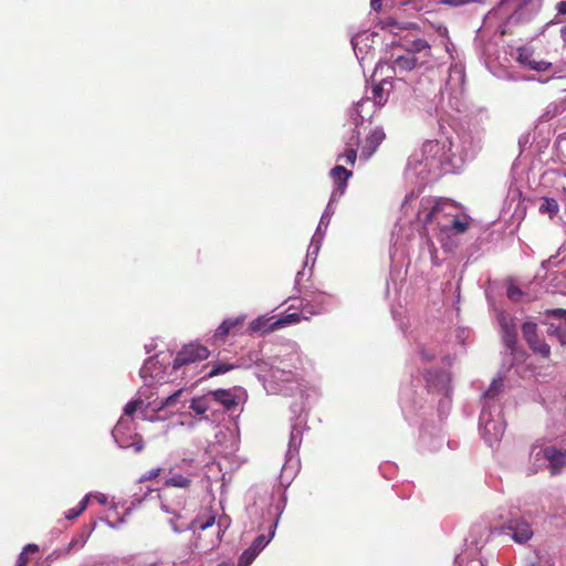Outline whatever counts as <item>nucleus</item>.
Listing matches in <instances>:
<instances>
[{"label":"nucleus","mask_w":566,"mask_h":566,"mask_svg":"<svg viewBox=\"0 0 566 566\" xmlns=\"http://www.w3.org/2000/svg\"><path fill=\"white\" fill-rule=\"evenodd\" d=\"M209 356L210 350L206 346L199 343L187 344L177 353L172 369L177 370L182 366L206 360Z\"/></svg>","instance_id":"nucleus-1"},{"label":"nucleus","mask_w":566,"mask_h":566,"mask_svg":"<svg viewBox=\"0 0 566 566\" xmlns=\"http://www.w3.org/2000/svg\"><path fill=\"white\" fill-rule=\"evenodd\" d=\"M523 338L527 343L528 347L543 358H548L551 355L549 345L541 339L537 334V325L533 322H525L522 325Z\"/></svg>","instance_id":"nucleus-2"},{"label":"nucleus","mask_w":566,"mask_h":566,"mask_svg":"<svg viewBox=\"0 0 566 566\" xmlns=\"http://www.w3.org/2000/svg\"><path fill=\"white\" fill-rule=\"evenodd\" d=\"M469 216H464L463 219H459L457 214L449 221L439 220V233L438 239L443 242L444 238L450 237V234H462L468 231L470 228Z\"/></svg>","instance_id":"nucleus-3"},{"label":"nucleus","mask_w":566,"mask_h":566,"mask_svg":"<svg viewBox=\"0 0 566 566\" xmlns=\"http://www.w3.org/2000/svg\"><path fill=\"white\" fill-rule=\"evenodd\" d=\"M455 209L457 207L449 200L440 199L427 213V216L423 219V223L430 224L433 221H436L437 226L439 227V220L449 221L454 217L453 212L455 211Z\"/></svg>","instance_id":"nucleus-4"},{"label":"nucleus","mask_w":566,"mask_h":566,"mask_svg":"<svg viewBox=\"0 0 566 566\" xmlns=\"http://www.w3.org/2000/svg\"><path fill=\"white\" fill-rule=\"evenodd\" d=\"M385 138L386 134L381 127L376 126L370 128L364 139L360 157L368 160L377 151Z\"/></svg>","instance_id":"nucleus-5"},{"label":"nucleus","mask_w":566,"mask_h":566,"mask_svg":"<svg viewBox=\"0 0 566 566\" xmlns=\"http://www.w3.org/2000/svg\"><path fill=\"white\" fill-rule=\"evenodd\" d=\"M505 530L511 532L512 538L518 544H524L533 537V530L523 517L511 518Z\"/></svg>","instance_id":"nucleus-6"},{"label":"nucleus","mask_w":566,"mask_h":566,"mask_svg":"<svg viewBox=\"0 0 566 566\" xmlns=\"http://www.w3.org/2000/svg\"><path fill=\"white\" fill-rule=\"evenodd\" d=\"M324 296L316 295L313 300L301 298L298 300V304H292L289 310L296 308L300 310L303 319L308 321L311 316L318 315L324 311Z\"/></svg>","instance_id":"nucleus-7"},{"label":"nucleus","mask_w":566,"mask_h":566,"mask_svg":"<svg viewBox=\"0 0 566 566\" xmlns=\"http://www.w3.org/2000/svg\"><path fill=\"white\" fill-rule=\"evenodd\" d=\"M516 61L523 65L526 66L530 70L536 71V72H545L551 69L552 63L547 61H536L533 59V51L521 46L517 49V56Z\"/></svg>","instance_id":"nucleus-8"},{"label":"nucleus","mask_w":566,"mask_h":566,"mask_svg":"<svg viewBox=\"0 0 566 566\" xmlns=\"http://www.w3.org/2000/svg\"><path fill=\"white\" fill-rule=\"evenodd\" d=\"M544 458L548 461L552 475L559 474L566 467V450L556 447H546L543 450Z\"/></svg>","instance_id":"nucleus-9"},{"label":"nucleus","mask_w":566,"mask_h":566,"mask_svg":"<svg viewBox=\"0 0 566 566\" xmlns=\"http://www.w3.org/2000/svg\"><path fill=\"white\" fill-rule=\"evenodd\" d=\"M500 324L505 346L511 352H514L517 344V329L516 325L514 324V319L510 316H505L504 314H502L500 316Z\"/></svg>","instance_id":"nucleus-10"},{"label":"nucleus","mask_w":566,"mask_h":566,"mask_svg":"<svg viewBox=\"0 0 566 566\" xmlns=\"http://www.w3.org/2000/svg\"><path fill=\"white\" fill-rule=\"evenodd\" d=\"M244 322V316L242 317H232L224 319L216 329L213 334L214 343H224L226 338L231 332L237 331L242 326Z\"/></svg>","instance_id":"nucleus-11"},{"label":"nucleus","mask_w":566,"mask_h":566,"mask_svg":"<svg viewBox=\"0 0 566 566\" xmlns=\"http://www.w3.org/2000/svg\"><path fill=\"white\" fill-rule=\"evenodd\" d=\"M331 176L336 184L333 197L336 195L342 196L347 187V181L352 176V171L347 170L344 166H336L331 170Z\"/></svg>","instance_id":"nucleus-12"},{"label":"nucleus","mask_w":566,"mask_h":566,"mask_svg":"<svg viewBox=\"0 0 566 566\" xmlns=\"http://www.w3.org/2000/svg\"><path fill=\"white\" fill-rule=\"evenodd\" d=\"M208 395L211 396L214 401L222 405L227 411L234 410L239 405L238 399L231 394L229 389L212 390Z\"/></svg>","instance_id":"nucleus-13"},{"label":"nucleus","mask_w":566,"mask_h":566,"mask_svg":"<svg viewBox=\"0 0 566 566\" xmlns=\"http://www.w3.org/2000/svg\"><path fill=\"white\" fill-rule=\"evenodd\" d=\"M391 57H392V61H391L392 65L395 67H399L400 70H403V71L413 70L418 63V59L416 57V55L412 54V52H408V51L403 55L395 56L392 54Z\"/></svg>","instance_id":"nucleus-14"},{"label":"nucleus","mask_w":566,"mask_h":566,"mask_svg":"<svg viewBox=\"0 0 566 566\" xmlns=\"http://www.w3.org/2000/svg\"><path fill=\"white\" fill-rule=\"evenodd\" d=\"M170 476L165 481V486L168 488H179L182 490H189L192 480L189 476H185L182 474L172 473V471L169 472Z\"/></svg>","instance_id":"nucleus-15"},{"label":"nucleus","mask_w":566,"mask_h":566,"mask_svg":"<svg viewBox=\"0 0 566 566\" xmlns=\"http://www.w3.org/2000/svg\"><path fill=\"white\" fill-rule=\"evenodd\" d=\"M303 319L300 312H293L282 315L280 318L273 321L270 329H279L283 326L300 323Z\"/></svg>","instance_id":"nucleus-16"},{"label":"nucleus","mask_w":566,"mask_h":566,"mask_svg":"<svg viewBox=\"0 0 566 566\" xmlns=\"http://www.w3.org/2000/svg\"><path fill=\"white\" fill-rule=\"evenodd\" d=\"M358 143V134L356 136H353L350 138V142L348 143L349 146H354V145H357ZM356 158H357V151L355 148L353 147H348L344 154H342L339 157H338V160H342L344 159V161L348 165H354L355 161H356Z\"/></svg>","instance_id":"nucleus-17"},{"label":"nucleus","mask_w":566,"mask_h":566,"mask_svg":"<svg viewBox=\"0 0 566 566\" xmlns=\"http://www.w3.org/2000/svg\"><path fill=\"white\" fill-rule=\"evenodd\" d=\"M272 318L265 319L262 317H259L250 323V331L251 332H261L263 334L273 332L274 329H270L272 324Z\"/></svg>","instance_id":"nucleus-18"},{"label":"nucleus","mask_w":566,"mask_h":566,"mask_svg":"<svg viewBox=\"0 0 566 566\" xmlns=\"http://www.w3.org/2000/svg\"><path fill=\"white\" fill-rule=\"evenodd\" d=\"M91 495H85L78 503L77 507H73L65 512V518L66 520H74L78 517L86 509L90 502Z\"/></svg>","instance_id":"nucleus-19"},{"label":"nucleus","mask_w":566,"mask_h":566,"mask_svg":"<svg viewBox=\"0 0 566 566\" xmlns=\"http://www.w3.org/2000/svg\"><path fill=\"white\" fill-rule=\"evenodd\" d=\"M385 83V81H382L380 84H376L373 86L371 88V99L373 102L376 104V105H384L386 102H387V95L385 90H384V86L382 84Z\"/></svg>","instance_id":"nucleus-20"},{"label":"nucleus","mask_w":566,"mask_h":566,"mask_svg":"<svg viewBox=\"0 0 566 566\" xmlns=\"http://www.w3.org/2000/svg\"><path fill=\"white\" fill-rule=\"evenodd\" d=\"M559 210L558 203L553 198H544L543 203L539 206L541 213H548L554 217Z\"/></svg>","instance_id":"nucleus-21"},{"label":"nucleus","mask_w":566,"mask_h":566,"mask_svg":"<svg viewBox=\"0 0 566 566\" xmlns=\"http://www.w3.org/2000/svg\"><path fill=\"white\" fill-rule=\"evenodd\" d=\"M209 407L206 396L193 398L190 403V409L197 415H203Z\"/></svg>","instance_id":"nucleus-22"},{"label":"nucleus","mask_w":566,"mask_h":566,"mask_svg":"<svg viewBox=\"0 0 566 566\" xmlns=\"http://www.w3.org/2000/svg\"><path fill=\"white\" fill-rule=\"evenodd\" d=\"M547 334L549 336H555L560 343V345L566 346V328H562L559 326H555L554 324H552L547 328Z\"/></svg>","instance_id":"nucleus-23"},{"label":"nucleus","mask_w":566,"mask_h":566,"mask_svg":"<svg viewBox=\"0 0 566 566\" xmlns=\"http://www.w3.org/2000/svg\"><path fill=\"white\" fill-rule=\"evenodd\" d=\"M234 368V365L228 364V363H219L216 364L212 369L208 373L207 377L212 378L214 376L224 374L227 371H230Z\"/></svg>","instance_id":"nucleus-24"},{"label":"nucleus","mask_w":566,"mask_h":566,"mask_svg":"<svg viewBox=\"0 0 566 566\" xmlns=\"http://www.w3.org/2000/svg\"><path fill=\"white\" fill-rule=\"evenodd\" d=\"M258 556V554L250 547L247 548L240 556L238 566H249Z\"/></svg>","instance_id":"nucleus-25"},{"label":"nucleus","mask_w":566,"mask_h":566,"mask_svg":"<svg viewBox=\"0 0 566 566\" xmlns=\"http://www.w3.org/2000/svg\"><path fill=\"white\" fill-rule=\"evenodd\" d=\"M269 542L270 539H268L265 535L261 534L254 538L250 548L259 555V553L269 544Z\"/></svg>","instance_id":"nucleus-26"},{"label":"nucleus","mask_w":566,"mask_h":566,"mask_svg":"<svg viewBox=\"0 0 566 566\" xmlns=\"http://www.w3.org/2000/svg\"><path fill=\"white\" fill-rule=\"evenodd\" d=\"M428 49H430L428 42L426 40L418 39L411 43V48L408 49L407 51L412 52V54H415L416 52H421L422 50H428Z\"/></svg>","instance_id":"nucleus-27"},{"label":"nucleus","mask_w":566,"mask_h":566,"mask_svg":"<svg viewBox=\"0 0 566 566\" xmlns=\"http://www.w3.org/2000/svg\"><path fill=\"white\" fill-rule=\"evenodd\" d=\"M143 405V400L136 399L127 402L125 406L124 412L126 416H133L135 411Z\"/></svg>","instance_id":"nucleus-28"},{"label":"nucleus","mask_w":566,"mask_h":566,"mask_svg":"<svg viewBox=\"0 0 566 566\" xmlns=\"http://www.w3.org/2000/svg\"><path fill=\"white\" fill-rule=\"evenodd\" d=\"M182 392V389H179L177 391H175L174 394L169 395L163 402H161V408H166V407H171L174 406L179 396L181 395Z\"/></svg>","instance_id":"nucleus-29"},{"label":"nucleus","mask_w":566,"mask_h":566,"mask_svg":"<svg viewBox=\"0 0 566 566\" xmlns=\"http://www.w3.org/2000/svg\"><path fill=\"white\" fill-rule=\"evenodd\" d=\"M545 314L547 316L555 317L557 319H563L566 323V310L565 308H551L546 310Z\"/></svg>","instance_id":"nucleus-30"},{"label":"nucleus","mask_w":566,"mask_h":566,"mask_svg":"<svg viewBox=\"0 0 566 566\" xmlns=\"http://www.w3.org/2000/svg\"><path fill=\"white\" fill-rule=\"evenodd\" d=\"M502 387V381L501 380H493L492 384L490 385L489 389L486 390L485 392V396L489 397V398H494L497 392L500 391Z\"/></svg>","instance_id":"nucleus-31"},{"label":"nucleus","mask_w":566,"mask_h":566,"mask_svg":"<svg viewBox=\"0 0 566 566\" xmlns=\"http://www.w3.org/2000/svg\"><path fill=\"white\" fill-rule=\"evenodd\" d=\"M160 472H161L160 468L151 469L148 472H146L144 475L140 476L139 482L155 480L156 478L159 476Z\"/></svg>","instance_id":"nucleus-32"},{"label":"nucleus","mask_w":566,"mask_h":566,"mask_svg":"<svg viewBox=\"0 0 566 566\" xmlns=\"http://www.w3.org/2000/svg\"><path fill=\"white\" fill-rule=\"evenodd\" d=\"M522 295V291L518 286L511 285L507 289V297L512 301H517L520 296Z\"/></svg>","instance_id":"nucleus-33"},{"label":"nucleus","mask_w":566,"mask_h":566,"mask_svg":"<svg viewBox=\"0 0 566 566\" xmlns=\"http://www.w3.org/2000/svg\"><path fill=\"white\" fill-rule=\"evenodd\" d=\"M161 507H163L167 513H171V514H174L175 516H177V517H178V516H179V515H178V512L185 507V500L179 501V502L177 503L176 507H174V509H171V510H169V509H168V505H167V504H165L164 502H163V504H161Z\"/></svg>","instance_id":"nucleus-34"},{"label":"nucleus","mask_w":566,"mask_h":566,"mask_svg":"<svg viewBox=\"0 0 566 566\" xmlns=\"http://www.w3.org/2000/svg\"><path fill=\"white\" fill-rule=\"evenodd\" d=\"M157 364L156 360H154L153 358H149L146 360L145 365L143 366V368L140 369V375L142 377H147V374L148 371Z\"/></svg>","instance_id":"nucleus-35"},{"label":"nucleus","mask_w":566,"mask_h":566,"mask_svg":"<svg viewBox=\"0 0 566 566\" xmlns=\"http://www.w3.org/2000/svg\"><path fill=\"white\" fill-rule=\"evenodd\" d=\"M420 356L424 361H432L436 358V354L427 350L426 348L420 349Z\"/></svg>","instance_id":"nucleus-36"},{"label":"nucleus","mask_w":566,"mask_h":566,"mask_svg":"<svg viewBox=\"0 0 566 566\" xmlns=\"http://www.w3.org/2000/svg\"><path fill=\"white\" fill-rule=\"evenodd\" d=\"M130 447L134 449L135 452H140L144 450V441L142 438H138L136 441H134Z\"/></svg>","instance_id":"nucleus-37"},{"label":"nucleus","mask_w":566,"mask_h":566,"mask_svg":"<svg viewBox=\"0 0 566 566\" xmlns=\"http://www.w3.org/2000/svg\"><path fill=\"white\" fill-rule=\"evenodd\" d=\"M29 564V558L25 553H21L17 559L15 566H27Z\"/></svg>","instance_id":"nucleus-38"},{"label":"nucleus","mask_w":566,"mask_h":566,"mask_svg":"<svg viewBox=\"0 0 566 566\" xmlns=\"http://www.w3.org/2000/svg\"><path fill=\"white\" fill-rule=\"evenodd\" d=\"M213 523H214V516H210V517H208V520L205 523L200 524L199 528L206 530V528L212 526Z\"/></svg>","instance_id":"nucleus-39"},{"label":"nucleus","mask_w":566,"mask_h":566,"mask_svg":"<svg viewBox=\"0 0 566 566\" xmlns=\"http://www.w3.org/2000/svg\"><path fill=\"white\" fill-rule=\"evenodd\" d=\"M38 549H39L38 545H35V544H28V545L24 547V549H23V552H22V553H25V554L28 555L29 553H35V552H38Z\"/></svg>","instance_id":"nucleus-40"},{"label":"nucleus","mask_w":566,"mask_h":566,"mask_svg":"<svg viewBox=\"0 0 566 566\" xmlns=\"http://www.w3.org/2000/svg\"><path fill=\"white\" fill-rule=\"evenodd\" d=\"M465 566H485L484 563L479 558H472L468 560Z\"/></svg>","instance_id":"nucleus-41"},{"label":"nucleus","mask_w":566,"mask_h":566,"mask_svg":"<svg viewBox=\"0 0 566 566\" xmlns=\"http://www.w3.org/2000/svg\"><path fill=\"white\" fill-rule=\"evenodd\" d=\"M556 9L558 13L566 14V0L558 2Z\"/></svg>","instance_id":"nucleus-42"},{"label":"nucleus","mask_w":566,"mask_h":566,"mask_svg":"<svg viewBox=\"0 0 566 566\" xmlns=\"http://www.w3.org/2000/svg\"><path fill=\"white\" fill-rule=\"evenodd\" d=\"M370 6L375 11L381 9V0H370Z\"/></svg>","instance_id":"nucleus-43"},{"label":"nucleus","mask_w":566,"mask_h":566,"mask_svg":"<svg viewBox=\"0 0 566 566\" xmlns=\"http://www.w3.org/2000/svg\"><path fill=\"white\" fill-rule=\"evenodd\" d=\"M554 115L555 112L551 113L549 111H547L545 114L542 115V118H544L545 120H549Z\"/></svg>","instance_id":"nucleus-44"},{"label":"nucleus","mask_w":566,"mask_h":566,"mask_svg":"<svg viewBox=\"0 0 566 566\" xmlns=\"http://www.w3.org/2000/svg\"><path fill=\"white\" fill-rule=\"evenodd\" d=\"M560 36H562L563 41L566 42V25L564 28H562Z\"/></svg>","instance_id":"nucleus-45"},{"label":"nucleus","mask_w":566,"mask_h":566,"mask_svg":"<svg viewBox=\"0 0 566 566\" xmlns=\"http://www.w3.org/2000/svg\"><path fill=\"white\" fill-rule=\"evenodd\" d=\"M490 426H492L493 428H495V427H496V424H495V423L488 422V423H486V426H485V429H486V430H489V427H490Z\"/></svg>","instance_id":"nucleus-46"},{"label":"nucleus","mask_w":566,"mask_h":566,"mask_svg":"<svg viewBox=\"0 0 566 566\" xmlns=\"http://www.w3.org/2000/svg\"><path fill=\"white\" fill-rule=\"evenodd\" d=\"M170 523H171V525H172L174 531H178V530H179V528H178V526H176V525L172 523V521H170Z\"/></svg>","instance_id":"nucleus-47"},{"label":"nucleus","mask_w":566,"mask_h":566,"mask_svg":"<svg viewBox=\"0 0 566 566\" xmlns=\"http://www.w3.org/2000/svg\"><path fill=\"white\" fill-rule=\"evenodd\" d=\"M218 566H227L226 564H219Z\"/></svg>","instance_id":"nucleus-48"},{"label":"nucleus","mask_w":566,"mask_h":566,"mask_svg":"<svg viewBox=\"0 0 566 566\" xmlns=\"http://www.w3.org/2000/svg\"><path fill=\"white\" fill-rule=\"evenodd\" d=\"M564 189H565V191H566V188H564Z\"/></svg>","instance_id":"nucleus-49"}]
</instances>
